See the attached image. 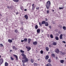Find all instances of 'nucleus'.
Here are the masks:
<instances>
[{
    "label": "nucleus",
    "instance_id": "f257e3e1",
    "mask_svg": "<svg viewBox=\"0 0 66 66\" xmlns=\"http://www.w3.org/2000/svg\"><path fill=\"white\" fill-rule=\"evenodd\" d=\"M51 4V3L49 1H47V2L46 4V7L47 9H49V6H50Z\"/></svg>",
    "mask_w": 66,
    "mask_h": 66
},
{
    "label": "nucleus",
    "instance_id": "f03ea898",
    "mask_svg": "<svg viewBox=\"0 0 66 66\" xmlns=\"http://www.w3.org/2000/svg\"><path fill=\"white\" fill-rule=\"evenodd\" d=\"M25 59L24 60L25 62H27L29 61V59H28L26 57L24 58L23 59Z\"/></svg>",
    "mask_w": 66,
    "mask_h": 66
},
{
    "label": "nucleus",
    "instance_id": "7ed1b4c3",
    "mask_svg": "<svg viewBox=\"0 0 66 66\" xmlns=\"http://www.w3.org/2000/svg\"><path fill=\"white\" fill-rule=\"evenodd\" d=\"M26 48H27V51H29L31 50V47L29 46L26 47Z\"/></svg>",
    "mask_w": 66,
    "mask_h": 66
},
{
    "label": "nucleus",
    "instance_id": "20e7f679",
    "mask_svg": "<svg viewBox=\"0 0 66 66\" xmlns=\"http://www.w3.org/2000/svg\"><path fill=\"white\" fill-rule=\"evenodd\" d=\"M55 52L56 53H59V52L60 51L59 50V49H58V48H56L55 49Z\"/></svg>",
    "mask_w": 66,
    "mask_h": 66
},
{
    "label": "nucleus",
    "instance_id": "39448f33",
    "mask_svg": "<svg viewBox=\"0 0 66 66\" xmlns=\"http://www.w3.org/2000/svg\"><path fill=\"white\" fill-rule=\"evenodd\" d=\"M21 55L23 57L22 58V59H23L25 57H26V55L25 54H24V53H22L21 54Z\"/></svg>",
    "mask_w": 66,
    "mask_h": 66
},
{
    "label": "nucleus",
    "instance_id": "423d86ee",
    "mask_svg": "<svg viewBox=\"0 0 66 66\" xmlns=\"http://www.w3.org/2000/svg\"><path fill=\"white\" fill-rule=\"evenodd\" d=\"M32 10H34L35 9V7L34 6V4H32Z\"/></svg>",
    "mask_w": 66,
    "mask_h": 66
},
{
    "label": "nucleus",
    "instance_id": "0eeeda50",
    "mask_svg": "<svg viewBox=\"0 0 66 66\" xmlns=\"http://www.w3.org/2000/svg\"><path fill=\"white\" fill-rule=\"evenodd\" d=\"M60 39H63V34H61L60 36Z\"/></svg>",
    "mask_w": 66,
    "mask_h": 66
},
{
    "label": "nucleus",
    "instance_id": "6e6552de",
    "mask_svg": "<svg viewBox=\"0 0 66 66\" xmlns=\"http://www.w3.org/2000/svg\"><path fill=\"white\" fill-rule=\"evenodd\" d=\"M31 40V39L30 38H29L28 39V43H29V44H30V43Z\"/></svg>",
    "mask_w": 66,
    "mask_h": 66
},
{
    "label": "nucleus",
    "instance_id": "1a4fd4ad",
    "mask_svg": "<svg viewBox=\"0 0 66 66\" xmlns=\"http://www.w3.org/2000/svg\"><path fill=\"white\" fill-rule=\"evenodd\" d=\"M46 66H52V65L51 63H48L46 64Z\"/></svg>",
    "mask_w": 66,
    "mask_h": 66
},
{
    "label": "nucleus",
    "instance_id": "9d476101",
    "mask_svg": "<svg viewBox=\"0 0 66 66\" xmlns=\"http://www.w3.org/2000/svg\"><path fill=\"white\" fill-rule=\"evenodd\" d=\"M8 42L9 43H12V40L9 39L8 40Z\"/></svg>",
    "mask_w": 66,
    "mask_h": 66
},
{
    "label": "nucleus",
    "instance_id": "9b49d317",
    "mask_svg": "<svg viewBox=\"0 0 66 66\" xmlns=\"http://www.w3.org/2000/svg\"><path fill=\"white\" fill-rule=\"evenodd\" d=\"M37 32L38 33H39L40 32V30L39 29H38L37 30Z\"/></svg>",
    "mask_w": 66,
    "mask_h": 66
},
{
    "label": "nucleus",
    "instance_id": "f8f14e48",
    "mask_svg": "<svg viewBox=\"0 0 66 66\" xmlns=\"http://www.w3.org/2000/svg\"><path fill=\"white\" fill-rule=\"evenodd\" d=\"M49 55H47L46 56L45 59L46 60H48L49 59Z\"/></svg>",
    "mask_w": 66,
    "mask_h": 66
},
{
    "label": "nucleus",
    "instance_id": "ddd939ff",
    "mask_svg": "<svg viewBox=\"0 0 66 66\" xmlns=\"http://www.w3.org/2000/svg\"><path fill=\"white\" fill-rule=\"evenodd\" d=\"M24 17H25L26 19H28V16L27 15H25L24 16Z\"/></svg>",
    "mask_w": 66,
    "mask_h": 66
},
{
    "label": "nucleus",
    "instance_id": "4468645a",
    "mask_svg": "<svg viewBox=\"0 0 66 66\" xmlns=\"http://www.w3.org/2000/svg\"><path fill=\"white\" fill-rule=\"evenodd\" d=\"M13 56H14V57H16L17 60H18V57H17V56L14 54L13 55Z\"/></svg>",
    "mask_w": 66,
    "mask_h": 66
},
{
    "label": "nucleus",
    "instance_id": "2eb2a0df",
    "mask_svg": "<svg viewBox=\"0 0 66 66\" xmlns=\"http://www.w3.org/2000/svg\"><path fill=\"white\" fill-rule=\"evenodd\" d=\"M33 45H37V42L36 41L33 43Z\"/></svg>",
    "mask_w": 66,
    "mask_h": 66
},
{
    "label": "nucleus",
    "instance_id": "dca6fc26",
    "mask_svg": "<svg viewBox=\"0 0 66 66\" xmlns=\"http://www.w3.org/2000/svg\"><path fill=\"white\" fill-rule=\"evenodd\" d=\"M64 60H60V62L61 63H62L63 64V63H64Z\"/></svg>",
    "mask_w": 66,
    "mask_h": 66
},
{
    "label": "nucleus",
    "instance_id": "f3484780",
    "mask_svg": "<svg viewBox=\"0 0 66 66\" xmlns=\"http://www.w3.org/2000/svg\"><path fill=\"white\" fill-rule=\"evenodd\" d=\"M36 9L37 10H39V7L37 6L36 7Z\"/></svg>",
    "mask_w": 66,
    "mask_h": 66
},
{
    "label": "nucleus",
    "instance_id": "a211bd4d",
    "mask_svg": "<svg viewBox=\"0 0 66 66\" xmlns=\"http://www.w3.org/2000/svg\"><path fill=\"white\" fill-rule=\"evenodd\" d=\"M3 62V59H0V63H2Z\"/></svg>",
    "mask_w": 66,
    "mask_h": 66
},
{
    "label": "nucleus",
    "instance_id": "6ab92c4d",
    "mask_svg": "<svg viewBox=\"0 0 66 66\" xmlns=\"http://www.w3.org/2000/svg\"><path fill=\"white\" fill-rule=\"evenodd\" d=\"M12 48L13 49V50H16L17 49V48L15 47L14 46L12 47Z\"/></svg>",
    "mask_w": 66,
    "mask_h": 66
},
{
    "label": "nucleus",
    "instance_id": "aec40b11",
    "mask_svg": "<svg viewBox=\"0 0 66 66\" xmlns=\"http://www.w3.org/2000/svg\"><path fill=\"white\" fill-rule=\"evenodd\" d=\"M45 22H46V21H43L42 22V24H45Z\"/></svg>",
    "mask_w": 66,
    "mask_h": 66
},
{
    "label": "nucleus",
    "instance_id": "412c9836",
    "mask_svg": "<svg viewBox=\"0 0 66 66\" xmlns=\"http://www.w3.org/2000/svg\"><path fill=\"white\" fill-rule=\"evenodd\" d=\"M45 26H48V23H47V22H45Z\"/></svg>",
    "mask_w": 66,
    "mask_h": 66
},
{
    "label": "nucleus",
    "instance_id": "4be33fe9",
    "mask_svg": "<svg viewBox=\"0 0 66 66\" xmlns=\"http://www.w3.org/2000/svg\"><path fill=\"white\" fill-rule=\"evenodd\" d=\"M55 39L57 40H58L59 39V37H57V36H56L55 37Z\"/></svg>",
    "mask_w": 66,
    "mask_h": 66
},
{
    "label": "nucleus",
    "instance_id": "5701e85b",
    "mask_svg": "<svg viewBox=\"0 0 66 66\" xmlns=\"http://www.w3.org/2000/svg\"><path fill=\"white\" fill-rule=\"evenodd\" d=\"M53 45H54V46H55V45H56V43L54 42L53 43Z\"/></svg>",
    "mask_w": 66,
    "mask_h": 66
},
{
    "label": "nucleus",
    "instance_id": "b1692460",
    "mask_svg": "<svg viewBox=\"0 0 66 66\" xmlns=\"http://www.w3.org/2000/svg\"><path fill=\"white\" fill-rule=\"evenodd\" d=\"M5 66H8V63L7 62H6L5 63Z\"/></svg>",
    "mask_w": 66,
    "mask_h": 66
},
{
    "label": "nucleus",
    "instance_id": "393cba45",
    "mask_svg": "<svg viewBox=\"0 0 66 66\" xmlns=\"http://www.w3.org/2000/svg\"><path fill=\"white\" fill-rule=\"evenodd\" d=\"M38 28V26H37V25H36L35 26V29H37Z\"/></svg>",
    "mask_w": 66,
    "mask_h": 66
},
{
    "label": "nucleus",
    "instance_id": "a878e982",
    "mask_svg": "<svg viewBox=\"0 0 66 66\" xmlns=\"http://www.w3.org/2000/svg\"><path fill=\"white\" fill-rule=\"evenodd\" d=\"M28 40V39L27 38H25L24 39V41L25 42H27Z\"/></svg>",
    "mask_w": 66,
    "mask_h": 66
},
{
    "label": "nucleus",
    "instance_id": "bb28decb",
    "mask_svg": "<svg viewBox=\"0 0 66 66\" xmlns=\"http://www.w3.org/2000/svg\"><path fill=\"white\" fill-rule=\"evenodd\" d=\"M14 2H18L19 1V0H13Z\"/></svg>",
    "mask_w": 66,
    "mask_h": 66
},
{
    "label": "nucleus",
    "instance_id": "cd10ccee",
    "mask_svg": "<svg viewBox=\"0 0 66 66\" xmlns=\"http://www.w3.org/2000/svg\"><path fill=\"white\" fill-rule=\"evenodd\" d=\"M48 63H51V59H49L48 60Z\"/></svg>",
    "mask_w": 66,
    "mask_h": 66
},
{
    "label": "nucleus",
    "instance_id": "c85d7f7f",
    "mask_svg": "<svg viewBox=\"0 0 66 66\" xmlns=\"http://www.w3.org/2000/svg\"><path fill=\"white\" fill-rule=\"evenodd\" d=\"M63 30H66V27H65L63 26Z\"/></svg>",
    "mask_w": 66,
    "mask_h": 66
},
{
    "label": "nucleus",
    "instance_id": "c756f323",
    "mask_svg": "<svg viewBox=\"0 0 66 66\" xmlns=\"http://www.w3.org/2000/svg\"><path fill=\"white\" fill-rule=\"evenodd\" d=\"M45 49L47 51H48V50H49V48L47 47H46Z\"/></svg>",
    "mask_w": 66,
    "mask_h": 66
},
{
    "label": "nucleus",
    "instance_id": "7c9ffc66",
    "mask_svg": "<svg viewBox=\"0 0 66 66\" xmlns=\"http://www.w3.org/2000/svg\"><path fill=\"white\" fill-rule=\"evenodd\" d=\"M50 37L51 38H53V35H50Z\"/></svg>",
    "mask_w": 66,
    "mask_h": 66
},
{
    "label": "nucleus",
    "instance_id": "2f4dec72",
    "mask_svg": "<svg viewBox=\"0 0 66 66\" xmlns=\"http://www.w3.org/2000/svg\"><path fill=\"white\" fill-rule=\"evenodd\" d=\"M7 7H8V9H10L11 8V6H8Z\"/></svg>",
    "mask_w": 66,
    "mask_h": 66
},
{
    "label": "nucleus",
    "instance_id": "473e14b6",
    "mask_svg": "<svg viewBox=\"0 0 66 66\" xmlns=\"http://www.w3.org/2000/svg\"><path fill=\"white\" fill-rule=\"evenodd\" d=\"M22 63H23V64H24V63H25V61L24 60H22Z\"/></svg>",
    "mask_w": 66,
    "mask_h": 66
},
{
    "label": "nucleus",
    "instance_id": "72a5a7b5",
    "mask_svg": "<svg viewBox=\"0 0 66 66\" xmlns=\"http://www.w3.org/2000/svg\"><path fill=\"white\" fill-rule=\"evenodd\" d=\"M39 24L40 26H42V23H41L40 22H39Z\"/></svg>",
    "mask_w": 66,
    "mask_h": 66
},
{
    "label": "nucleus",
    "instance_id": "f704fd0d",
    "mask_svg": "<svg viewBox=\"0 0 66 66\" xmlns=\"http://www.w3.org/2000/svg\"><path fill=\"white\" fill-rule=\"evenodd\" d=\"M20 52H21L22 53H23L24 52V51H22V50H21L20 51Z\"/></svg>",
    "mask_w": 66,
    "mask_h": 66
},
{
    "label": "nucleus",
    "instance_id": "c9c22d12",
    "mask_svg": "<svg viewBox=\"0 0 66 66\" xmlns=\"http://www.w3.org/2000/svg\"><path fill=\"white\" fill-rule=\"evenodd\" d=\"M51 55L52 56H54V57L55 56V55L54 54H51Z\"/></svg>",
    "mask_w": 66,
    "mask_h": 66
},
{
    "label": "nucleus",
    "instance_id": "e433bc0d",
    "mask_svg": "<svg viewBox=\"0 0 66 66\" xmlns=\"http://www.w3.org/2000/svg\"><path fill=\"white\" fill-rule=\"evenodd\" d=\"M20 9L21 10H23V7L21 6V7Z\"/></svg>",
    "mask_w": 66,
    "mask_h": 66
},
{
    "label": "nucleus",
    "instance_id": "4c0bfd02",
    "mask_svg": "<svg viewBox=\"0 0 66 66\" xmlns=\"http://www.w3.org/2000/svg\"><path fill=\"white\" fill-rule=\"evenodd\" d=\"M10 57L11 58V60H12V61H13L14 60V58H13L12 57Z\"/></svg>",
    "mask_w": 66,
    "mask_h": 66
},
{
    "label": "nucleus",
    "instance_id": "58836bf2",
    "mask_svg": "<svg viewBox=\"0 0 66 66\" xmlns=\"http://www.w3.org/2000/svg\"><path fill=\"white\" fill-rule=\"evenodd\" d=\"M37 64L36 63H35L34 64V66H37Z\"/></svg>",
    "mask_w": 66,
    "mask_h": 66
},
{
    "label": "nucleus",
    "instance_id": "ea45409f",
    "mask_svg": "<svg viewBox=\"0 0 66 66\" xmlns=\"http://www.w3.org/2000/svg\"><path fill=\"white\" fill-rule=\"evenodd\" d=\"M14 31L15 33H17V32H18V30L16 29Z\"/></svg>",
    "mask_w": 66,
    "mask_h": 66
},
{
    "label": "nucleus",
    "instance_id": "a19ab883",
    "mask_svg": "<svg viewBox=\"0 0 66 66\" xmlns=\"http://www.w3.org/2000/svg\"><path fill=\"white\" fill-rule=\"evenodd\" d=\"M31 62L33 63V62H34V60H33L32 59H31Z\"/></svg>",
    "mask_w": 66,
    "mask_h": 66
},
{
    "label": "nucleus",
    "instance_id": "79ce46f5",
    "mask_svg": "<svg viewBox=\"0 0 66 66\" xmlns=\"http://www.w3.org/2000/svg\"><path fill=\"white\" fill-rule=\"evenodd\" d=\"M40 53L41 54H43V50H42L40 51Z\"/></svg>",
    "mask_w": 66,
    "mask_h": 66
},
{
    "label": "nucleus",
    "instance_id": "37998d69",
    "mask_svg": "<svg viewBox=\"0 0 66 66\" xmlns=\"http://www.w3.org/2000/svg\"><path fill=\"white\" fill-rule=\"evenodd\" d=\"M1 47H3V45L2 44H0V47H1Z\"/></svg>",
    "mask_w": 66,
    "mask_h": 66
},
{
    "label": "nucleus",
    "instance_id": "c03bdc74",
    "mask_svg": "<svg viewBox=\"0 0 66 66\" xmlns=\"http://www.w3.org/2000/svg\"><path fill=\"white\" fill-rule=\"evenodd\" d=\"M59 9H60V10H61L62 9H63V7H59Z\"/></svg>",
    "mask_w": 66,
    "mask_h": 66
},
{
    "label": "nucleus",
    "instance_id": "a18cd8bd",
    "mask_svg": "<svg viewBox=\"0 0 66 66\" xmlns=\"http://www.w3.org/2000/svg\"><path fill=\"white\" fill-rule=\"evenodd\" d=\"M47 14L49 13V11L47 10Z\"/></svg>",
    "mask_w": 66,
    "mask_h": 66
},
{
    "label": "nucleus",
    "instance_id": "49530a36",
    "mask_svg": "<svg viewBox=\"0 0 66 66\" xmlns=\"http://www.w3.org/2000/svg\"><path fill=\"white\" fill-rule=\"evenodd\" d=\"M23 28H20V30H22V31H23Z\"/></svg>",
    "mask_w": 66,
    "mask_h": 66
},
{
    "label": "nucleus",
    "instance_id": "de8ad7c7",
    "mask_svg": "<svg viewBox=\"0 0 66 66\" xmlns=\"http://www.w3.org/2000/svg\"><path fill=\"white\" fill-rule=\"evenodd\" d=\"M49 28H50V29H51V26H49Z\"/></svg>",
    "mask_w": 66,
    "mask_h": 66
},
{
    "label": "nucleus",
    "instance_id": "09e8293b",
    "mask_svg": "<svg viewBox=\"0 0 66 66\" xmlns=\"http://www.w3.org/2000/svg\"><path fill=\"white\" fill-rule=\"evenodd\" d=\"M61 53H62V54H65L64 53H63V52H62V51H61Z\"/></svg>",
    "mask_w": 66,
    "mask_h": 66
},
{
    "label": "nucleus",
    "instance_id": "8fccbe9b",
    "mask_svg": "<svg viewBox=\"0 0 66 66\" xmlns=\"http://www.w3.org/2000/svg\"><path fill=\"white\" fill-rule=\"evenodd\" d=\"M62 43H63L64 44H66V42H65V41H62Z\"/></svg>",
    "mask_w": 66,
    "mask_h": 66
},
{
    "label": "nucleus",
    "instance_id": "3c124183",
    "mask_svg": "<svg viewBox=\"0 0 66 66\" xmlns=\"http://www.w3.org/2000/svg\"><path fill=\"white\" fill-rule=\"evenodd\" d=\"M27 9H25L24 10V11H27Z\"/></svg>",
    "mask_w": 66,
    "mask_h": 66
},
{
    "label": "nucleus",
    "instance_id": "603ef678",
    "mask_svg": "<svg viewBox=\"0 0 66 66\" xmlns=\"http://www.w3.org/2000/svg\"><path fill=\"white\" fill-rule=\"evenodd\" d=\"M45 21H47V19L46 18H45Z\"/></svg>",
    "mask_w": 66,
    "mask_h": 66
},
{
    "label": "nucleus",
    "instance_id": "864d4df0",
    "mask_svg": "<svg viewBox=\"0 0 66 66\" xmlns=\"http://www.w3.org/2000/svg\"><path fill=\"white\" fill-rule=\"evenodd\" d=\"M21 24H22L23 23V22H21Z\"/></svg>",
    "mask_w": 66,
    "mask_h": 66
},
{
    "label": "nucleus",
    "instance_id": "5fc2aeb1",
    "mask_svg": "<svg viewBox=\"0 0 66 66\" xmlns=\"http://www.w3.org/2000/svg\"><path fill=\"white\" fill-rule=\"evenodd\" d=\"M24 41V40H21V42H23Z\"/></svg>",
    "mask_w": 66,
    "mask_h": 66
},
{
    "label": "nucleus",
    "instance_id": "6e6d98bb",
    "mask_svg": "<svg viewBox=\"0 0 66 66\" xmlns=\"http://www.w3.org/2000/svg\"><path fill=\"white\" fill-rule=\"evenodd\" d=\"M47 36L48 37H49V35H47Z\"/></svg>",
    "mask_w": 66,
    "mask_h": 66
},
{
    "label": "nucleus",
    "instance_id": "4d7b16f0",
    "mask_svg": "<svg viewBox=\"0 0 66 66\" xmlns=\"http://www.w3.org/2000/svg\"><path fill=\"white\" fill-rule=\"evenodd\" d=\"M16 15H17V14H18V12H17L16 13Z\"/></svg>",
    "mask_w": 66,
    "mask_h": 66
},
{
    "label": "nucleus",
    "instance_id": "13d9d810",
    "mask_svg": "<svg viewBox=\"0 0 66 66\" xmlns=\"http://www.w3.org/2000/svg\"><path fill=\"white\" fill-rule=\"evenodd\" d=\"M49 47H51V45H49Z\"/></svg>",
    "mask_w": 66,
    "mask_h": 66
},
{
    "label": "nucleus",
    "instance_id": "bf43d9fd",
    "mask_svg": "<svg viewBox=\"0 0 66 66\" xmlns=\"http://www.w3.org/2000/svg\"><path fill=\"white\" fill-rule=\"evenodd\" d=\"M52 11L53 12H54V10H52Z\"/></svg>",
    "mask_w": 66,
    "mask_h": 66
},
{
    "label": "nucleus",
    "instance_id": "052dcab7",
    "mask_svg": "<svg viewBox=\"0 0 66 66\" xmlns=\"http://www.w3.org/2000/svg\"><path fill=\"white\" fill-rule=\"evenodd\" d=\"M56 59H57V57H56Z\"/></svg>",
    "mask_w": 66,
    "mask_h": 66
},
{
    "label": "nucleus",
    "instance_id": "680f3d73",
    "mask_svg": "<svg viewBox=\"0 0 66 66\" xmlns=\"http://www.w3.org/2000/svg\"><path fill=\"white\" fill-rule=\"evenodd\" d=\"M41 32H43V30H42L41 31Z\"/></svg>",
    "mask_w": 66,
    "mask_h": 66
},
{
    "label": "nucleus",
    "instance_id": "e2e57ef3",
    "mask_svg": "<svg viewBox=\"0 0 66 66\" xmlns=\"http://www.w3.org/2000/svg\"><path fill=\"white\" fill-rule=\"evenodd\" d=\"M23 65L24 66V64H23Z\"/></svg>",
    "mask_w": 66,
    "mask_h": 66
},
{
    "label": "nucleus",
    "instance_id": "0e129e2a",
    "mask_svg": "<svg viewBox=\"0 0 66 66\" xmlns=\"http://www.w3.org/2000/svg\"><path fill=\"white\" fill-rule=\"evenodd\" d=\"M10 52H11V51H12V50H10Z\"/></svg>",
    "mask_w": 66,
    "mask_h": 66
},
{
    "label": "nucleus",
    "instance_id": "69168bd1",
    "mask_svg": "<svg viewBox=\"0 0 66 66\" xmlns=\"http://www.w3.org/2000/svg\"><path fill=\"white\" fill-rule=\"evenodd\" d=\"M48 54H49L50 53V52H48Z\"/></svg>",
    "mask_w": 66,
    "mask_h": 66
},
{
    "label": "nucleus",
    "instance_id": "338daca9",
    "mask_svg": "<svg viewBox=\"0 0 66 66\" xmlns=\"http://www.w3.org/2000/svg\"><path fill=\"white\" fill-rule=\"evenodd\" d=\"M1 58V55H0V58Z\"/></svg>",
    "mask_w": 66,
    "mask_h": 66
},
{
    "label": "nucleus",
    "instance_id": "774afa93",
    "mask_svg": "<svg viewBox=\"0 0 66 66\" xmlns=\"http://www.w3.org/2000/svg\"><path fill=\"white\" fill-rule=\"evenodd\" d=\"M1 15H2L1 14H0V16Z\"/></svg>",
    "mask_w": 66,
    "mask_h": 66
}]
</instances>
